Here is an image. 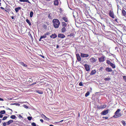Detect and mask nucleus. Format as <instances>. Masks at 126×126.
<instances>
[{
    "mask_svg": "<svg viewBox=\"0 0 126 126\" xmlns=\"http://www.w3.org/2000/svg\"><path fill=\"white\" fill-rule=\"evenodd\" d=\"M97 108L99 109H102L101 108V106H97Z\"/></svg>",
    "mask_w": 126,
    "mask_h": 126,
    "instance_id": "41",
    "label": "nucleus"
},
{
    "mask_svg": "<svg viewBox=\"0 0 126 126\" xmlns=\"http://www.w3.org/2000/svg\"><path fill=\"white\" fill-rule=\"evenodd\" d=\"M90 94V93L89 92H87L85 94V96L86 97H87Z\"/></svg>",
    "mask_w": 126,
    "mask_h": 126,
    "instance_id": "35",
    "label": "nucleus"
},
{
    "mask_svg": "<svg viewBox=\"0 0 126 126\" xmlns=\"http://www.w3.org/2000/svg\"><path fill=\"white\" fill-rule=\"evenodd\" d=\"M58 36L59 38H63L65 37V36L63 34L60 33L58 35Z\"/></svg>",
    "mask_w": 126,
    "mask_h": 126,
    "instance_id": "9",
    "label": "nucleus"
},
{
    "mask_svg": "<svg viewBox=\"0 0 126 126\" xmlns=\"http://www.w3.org/2000/svg\"><path fill=\"white\" fill-rule=\"evenodd\" d=\"M59 45H57V46H56V48H59Z\"/></svg>",
    "mask_w": 126,
    "mask_h": 126,
    "instance_id": "60",
    "label": "nucleus"
},
{
    "mask_svg": "<svg viewBox=\"0 0 126 126\" xmlns=\"http://www.w3.org/2000/svg\"><path fill=\"white\" fill-rule=\"evenodd\" d=\"M14 17H15V16H12L11 17V18H12V19H14Z\"/></svg>",
    "mask_w": 126,
    "mask_h": 126,
    "instance_id": "58",
    "label": "nucleus"
},
{
    "mask_svg": "<svg viewBox=\"0 0 126 126\" xmlns=\"http://www.w3.org/2000/svg\"><path fill=\"white\" fill-rule=\"evenodd\" d=\"M0 8L2 10H5V9L3 7H0Z\"/></svg>",
    "mask_w": 126,
    "mask_h": 126,
    "instance_id": "55",
    "label": "nucleus"
},
{
    "mask_svg": "<svg viewBox=\"0 0 126 126\" xmlns=\"http://www.w3.org/2000/svg\"><path fill=\"white\" fill-rule=\"evenodd\" d=\"M21 9V7H18L17 8H16L15 9V10L16 13H17Z\"/></svg>",
    "mask_w": 126,
    "mask_h": 126,
    "instance_id": "15",
    "label": "nucleus"
},
{
    "mask_svg": "<svg viewBox=\"0 0 126 126\" xmlns=\"http://www.w3.org/2000/svg\"><path fill=\"white\" fill-rule=\"evenodd\" d=\"M10 118L12 119H14L16 118V117L15 115H12Z\"/></svg>",
    "mask_w": 126,
    "mask_h": 126,
    "instance_id": "27",
    "label": "nucleus"
},
{
    "mask_svg": "<svg viewBox=\"0 0 126 126\" xmlns=\"http://www.w3.org/2000/svg\"><path fill=\"white\" fill-rule=\"evenodd\" d=\"M26 22L28 24L29 26L31 25L32 24L28 19H27L26 20Z\"/></svg>",
    "mask_w": 126,
    "mask_h": 126,
    "instance_id": "23",
    "label": "nucleus"
},
{
    "mask_svg": "<svg viewBox=\"0 0 126 126\" xmlns=\"http://www.w3.org/2000/svg\"><path fill=\"white\" fill-rule=\"evenodd\" d=\"M13 122V120H9L8 121L6 122L7 125H10V124L12 123Z\"/></svg>",
    "mask_w": 126,
    "mask_h": 126,
    "instance_id": "12",
    "label": "nucleus"
},
{
    "mask_svg": "<svg viewBox=\"0 0 126 126\" xmlns=\"http://www.w3.org/2000/svg\"><path fill=\"white\" fill-rule=\"evenodd\" d=\"M20 2H27L28 3H30L28 0H19Z\"/></svg>",
    "mask_w": 126,
    "mask_h": 126,
    "instance_id": "21",
    "label": "nucleus"
},
{
    "mask_svg": "<svg viewBox=\"0 0 126 126\" xmlns=\"http://www.w3.org/2000/svg\"><path fill=\"white\" fill-rule=\"evenodd\" d=\"M16 104V103H13V104H10V105H15Z\"/></svg>",
    "mask_w": 126,
    "mask_h": 126,
    "instance_id": "61",
    "label": "nucleus"
},
{
    "mask_svg": "<svg viewBox=\"0 0 126 126\" xmlns=\"http://www.w3.org/2000/svg\"><path fill=\"white\" fill-rule=\"evenodd\" d=\"M46 118V120L47 121H49V118L47 117H45V118Z\"/></svg>",
    "mask_w": 126,
    "mask_h": 126,
    "instance_id": "50",
    "label": "nucleus"
},
{
    "mask_svg": "<svg viewBox=\"0 0 126 126\" xmlns=\"http://www.w3.org/2000/svg\"><path fill=\"white\" fill-rule=\"evenodd\" d=\"M42 39V38H41V36H40V38L39 39V41H41V39Z\"/></svg>",
    "mask_w": 126,
    "mask_h": 126,
    "instance_id": "59",
    "label": "nucleus"
},
{
    "mask_svg": "<svg viewBox=\"0 0 126 126\" xmlns=\"http://www.w3.org/2000/svg\"><path fill=\"white\" fill-rule=\"evenodd\" d=\"M89 60L90 62L92 63H94L96 62V59H95L93 57L91 58Z\"/></svg>",
    "mask_w": 126,
    "mask_h": 126,
    "instance_id": "6",
    "label": "nucleus"
},
{
    "mask_svg": "<svg viewBox=\"0 0 126 126\" xmlns=\"http://www.w3.org/2000/svg\"><path fill=\"white\" fill-rule=\"evenodd\" d=\"M78 84V83H77V84H76V87L77 90H78V89H79Z\"/></svg>",
    "mask_w": 126,
    "mask_h": 126,
    "instance_id": "44",
    "label": "nucleus"
},
{
    "mask_svg": "<svg viewBox=\"0 0 126 126\" xmlns=\"http://www.w3.org/2000/svg\"><path fill=\"white\" fill-rule=\"evenodd\" d=\"M23 106H24V107L25 108H26V109H27L28 108V107L26 105H25Z\"/></svg>",
    "mask_w": 126,
    "mask_h": 126,
    "instance_id": "45",
    "label": "nucleus"
},
{
    "mask_svg": "<svg viewBox=\"0 0 126 126\" xmlns=\"http://www.w3.org/2000/svg\"><path fill=\"white\" fill-rule=\"evenodd\" d=\"M121 110L119 109H118L115 112V115L113 116V117L117 118L120 117L122 115L121 113H119Z\"/></svg>",
    "mask_w": 126,
    "mask_h": 126,
    "instance_id": "2",
    "label": "nucleus"
},
{
    "mask_svg": "<svg viewBox=\"0 0 126 126\" xmlns=\"http://www.w3.org/2000/svg\"><path fill=\"white\" fill-rule=\"evenodd\" d=\"M5 113V110H1L0 112V113L1 114H4Z\"/></svg>",
    "mask_w": 126,
    "mask_h": 126,
    "instance_id": "26",
    "label": "nucleus"
},
{
    "mask_svg": "<svg viewBox=\"0 0 126 126\" xmlns=\"http://www.w3.org/2000/svg\"><path fill=\"white\" fill-rule=\"evenodd\" d=\"M106 63L110 65L111 63V62L109 60H107L106 61Z\"/></svg>",
    "mask_w": 126,
    "mask_h": 126,
    "instance_id": "30",
    "label": "nucleus"
},
{
    "mask_svg": "<svg viewBox=\"0 0 126 126\" xmlns=\"http://www.w3.org/2000/svg\"><path fill=\"white\" fill-rule=\"evenodd\" d=\"M96 72V71L95 70H92L90 73V74L92 75H94L95 73Z\"/></svg>",
    "mask_w": 126,
    "mask_h": 126,
    "instance_id": "19",
    "label": "nucleus"
},
{
    "mask_svg": "<svg viewBox=\"0 0 126 126\" xmlns=\"http://www.w3.org/2000/svg\"><path fill=\"white\" fill-rule=\"evenodd\" d=\"M3 116V115L2 114H0V118H2Z\"/></svg>",
    "mask_w": 126,
    "mask_h": 126,
    "instance_id": "52",
    "label": "nucleus"
},
{
    "mask_svg": "<svg viewBox=\"0 0 126 126\" xmlns=\"http://www.w3.org/2000/svg\"><path fill=\"white\" fill-rule=\"evenodd\" d=\"M115 21L117 22V23H118V21L117 20V19L115 18Z\"/></svg>",
    "mask_w": 126,
    "mask_h": 126,
    "instance_id": "54",
    "label": "nucleus"
},
{
    "mask_svg": "<svg viewBox=\"0 0 126 126\" xmlns=\"http://www.w3.org/2000/svg\"><path fill=\"white\" fill-rule=\"evenodd\" d=\"M80 56L82 57H87L89 56L88 54L82 53H81Z\"/></svg>",
    "mask_w": 126,
    "mask_h": 126,
    "instance_id": "7",
    "label": "nucleus"
},
{
    "mask_svg": "<svg viewBox=\"0 0 126 126\" xmlns=\"http://www.w3.org/2000/svg\"><path fill=\"white\" fill-rule=\"evenodd\" d=\"M41 116L43 117V116L44 117H45H45H46V116L44 114H42L41 115Z\"/></svg>",
    "mask_w": 126,
    "mask_h": 126,
    "instance_id": "49",
    "label": "nucleus"
},
{
    "mask_svg": "<svg viewBox=\"0 0 126 126\" xmlns=\"http://www.w3.org/2000/svg\"><path fill=\"white\" fill-rule=\"evenodd\" d=\"M36 92L38 93V94H41L43 93V92L42 91L40 90H38L36 91Z\"/></svg>",
    "mask_w": 126,
    "mask_h": 126,
    "instance_id": "24",
    "label": "nucleus"
},
{
    "mask_svg": "<svg viewBox=\"0 0 126 126\" xmlns=\"http://www.w3.org/2000/svg\"><path fill=\"white\" fill-rule=\"evenodd\" d=\"M74 35V34L73 33H70V34H69L68 35V36H70L71 37L73 36Z\"/></svg>",
    "mask_w": 126,
    "mask_h": 126,
    "instance_id": "33",
    "label": "nucleus"
},
{
    "mask_svg": "<svg viewBox=\"0 0 126 126\" xmlns=\"http://www.w3.org/2000/svg\"><path fill=\"white\" fill-rule=\"evenodd\" d=\"M19 63L20 65L24 67H27L28 66V65H27L26 64H25L23 62H20Z\"/></svg>",
    "mask_w": 126,
    "mask_h": 126,
    "instance_id": "14",
    "label": "nucleus"
},
{
    "mask_svg": "<svg viewBox=\"0 0 126 126\" xmlns=\"http://www.w3.org/2000/svg\"><path fill=\"white\" fill-rule=\"evenodd\" d=\"M8 117H7V116H4L3 117L2 119V120H6Z\"/></svg>",
    "mask_w": 126,
    "mask_h": 126,
    "instance_id": "32",
    "label": "nucleus"
},
{
    "mask_svg": "<svg viewBox=\"0 0 126 126\" xmlns=\"http://www.w3.org/2000/svg\"><path fill=\"white\" fill-rule=\"evenodd\" d=\"M111 79V78H106L104 79V80L105 81H109Z\"/></svg>",
    "mask_w": 126,
    "mask_h": 126,
    "instance_id": "29",
    "label": "nucleus"
},
{
    "mask_svg": "<svg viewBox=\"0 0 126 126\" xmlns=\"http://www.w3.org/2000/svg\"><path fill=\"white\" fill-rule=\"evenodd\" d=\"M40 121L42 123H43L44 122L43 120L42 119H40Z\"/></svg>",
    "mask_w": 126,
    "mask_h": 126,
    "instance_id": "51",
    "label": "nucleus"
},
{
    "mask_svg": "<svg viewBox=\"0 0 126 126\" xmlns=\"http://www.w3.org/2000/svg\"><path fill=\"white\" fill-rule=\"evenodd\" d=\"M123 79L126 82V76H123Z\"/></svg>",
    "mask_w": 126,
    "mask_h": 126,
    "instance_id": "43",
    "label": "nucleus"
},
{
    "mask_svg": "<svg viewBox=\"0 0 126 126\" xmlns=\"http://www.w3.org/2000/svg\"><path fill=\"white\" fill-rule=\"evenodd\" d=\"M101 107L102 109H104L106 107V105H101Z\"/></svg>",
    "mask_w": 126,
    "mask_h": 126,
    "instance_id": "31",
    "label": "nucleus"
},
{
    "mask_svg": "<svg viewBox=\"0 0 126 126\" xmlns=\"http://www.w3.org/2000/svg\"><path fill=\"white\" fill-rule=\"evenodd\" d=\"M105 70L107 72H111L112 71V70L111 68L108 67L106 68Z\"/></svg>",
    "mask_w": 126,
    "mask_h": 126,
    "instance_id": "13",
    "label": "nucleus"
},
{
    "mask_svg": "<svg viewBox=\"0 0 126 126\" xmlns=\"http://www.w3.org/2000/svg\"><path fill=\"white\" fill-rule=\"evenodd\" d=\"M79 61L81 60V58L80 56H79Z\"/></svg>",
    "mask_w": 126,
    "mask_h": 126,
    "instance_id": "62",
    "label": "nucleus"
},
{
    "mask_svg": "<svg viewBox=\"0 0 126 126\" xmlns=\"http://www.w3.org/2000/svg\"><path fill=\"white\" fill-rule=\"evenodd\" d=\"M6 124V123L4 122L3 124V126H5L6 125H7Z\"/></svg>",
    "mask_w": 126,
    "mask_h": 126,
    "instance_id": "46",
    "label": "nucleus"
},
{
    "mask_svg": "<svg viewBox=\"0 0 126 126\" xmlns=\"http://www.w3.org/2000/svg\"><path fill=\"white\" fill-rule=\"evenodd\" d=\"M32 117L30 116H29L27 118V119L29 121L31 120L32 119Z\"/></svg>",
    "mask_w": 126,
    "mask_h": 126,
    "instance_id": "38",
    "label": "nucleus"
},
{
    "mask_svg": "<svg viewBox=\"0 0 126 126\" xmlns=\"http://www.w3.org/2000/svg\"><path fill=\"white\" fill-rule=\"evenodd\" d=\"M5 8V11L6 12H9V11L10 9L8 7H7V6H6Z\"/></svg>",
    "mask_w": 126,
    "mask_h": 126,
    "instance_id": "20",
    "label": "nucleus"
},
{
    "mask_svg": "<svg viewBox=\"0 0 126 126\" xmlns=\"http://www.w3.org/2000/svg\"><path fill=\"white\" fill-rule=\"evenodd\" d=\"M82 85V83L81 82H80V83H79V85L81 86Z\"/></svg>",
    "mask_w": 126,
    "mask_h": 126,
    "instance_id": "48",
    "label": "nucleus"
},
{
    "mask_svg": "<svg viewBox=\"0 0 126 126\" xmlns=\"http://www.w3.org/2000/svg\"><path fill=\"white\" fill-rule=\"evenodd\" d=\"M121 122L124 126H125L126 125V123L125 121H122Z\"/></svg>",
    "mask_w": 126,
    "mask_h": 126,
    "instance_id": "39",
    "label": "nucleus"
},
{
    "mask_svg": "<svg viewBox=\"0 0 126 126\" xmlns=\"http://www.w3.org/2000/svg\"><path fill=\"white\" fill-rule=\"evenodd\" d=\"M62 23L63 27H65L67 26V24L64 22H62Z\"/></svg>",
    "mask_w": 126,
    "mask_h": 126,
    "instance_id": "17",
    "label": "nucleus"
},
{
    "mask_svg": "<svg viewBox=\"0 0 126 126\" xmlns=\"http://www.w3.org/2000/svg\"><path fill=\"white\" fill-rule=\"evenodd\" d=\"M4 100L2 98H0V101H3Z\"/></svg>",
    "mask_w": 126,
    "mask_h": 126,
    "instance_id": "56",
    "label": "nucleus"
},
{
    "mask_svg": "<svg viewBox=\"0 0 126 126\" xmlns=\"http://www.w3.org/2000/svg\"><path fill=\"white\" fill-rule=\"evenodd\" d=\"M50 33L48 32H47L46 33L44 34L47 36V35H49L50 34Z\"/></svg>",
    "mask_w": 126,
    "mask_h": 126,
    "instance_id": "36",
    "label": "nucleus"
},
{
    "mask_svg": "<svg viewBox=\"0 0 126 126\" xmlns=\"http://www.w3.org/2000/svg\"><path fill=\"white\" fill-rule=\"evenodd\" d=\"M76 56L77 59L79 61V54H76Z\"/></svg>",
    "mask_w": 126,
    "mask_h": 126,
    "instance_id": "42",
    "label": "nucleus"
},
{
    "mask_svg": "<svg viewBox=\"0 0 126 126\" xmlns=\"http://www.w3.org/2000/svg\"><path fill=\"white\" fill-rule=\"evenodd\" d=\"M105 57L104 56H103L101 57L98 58L99 61L100 62H102L105 61Z\"/></svg>",
    "mask_w": 126,
    "mask_h": 126,
    "instance_id": "3",
    "label": "nucleus"
},
{
    "mask_svg": "<svg viewBox=\"0 0 126 126\" xmlns=\"http://www.w3.org/2000/svg\"><path fill=\"white\" fill-rule=\"evenodd\" d=\"M103 118H105L106 119H107L108 118V117H103Z\"/></svg>",
    "mask_w": 126,
    "mask_h": 126,
    "instance_id": "47",
    "label": "nucleus"
},
{
    "mask_svg": "<svg viewBox=\"0 0 126 126\" xmlns=\"http://www.w3.org/2000/svg\"><path fill=\"white\" fill-rule=\"evenodd\" d=\"M109 111V110H107L103 111L101 112V114L102 115H105L108 113Z\"/></svg>",
    "mask_w": 126,
    "mask_h": 126,
    "instance_id": "4",
    "label": "nucleus"
},
{
    "mask_svg": "<svg viewBox=\"0 0 126 126\" xmlns=\"http://www.w3.org/2000/svg\"><path fill=\"white\" fill-rule=\"evenodd\" d=\"M33 15V12L32 11L30 13V17H32Z\"/></svg>",
    "mask_w": 126,
    "mask_h": 126,
    "instance_id": "28",
    "label": "nucleus"
},
{
    "mask_svg": "<svg viewBox=\"0 0 126 126\" xmlns=\"http://www.w3.org/2000/svg\"><path fill=\"white\" fill-rule=\"evenodd\" d=\"M41 38H46L47 37V36H46L44 34V35L41 36Z\"/></svg>",
    "mask_w": 126,
    "mask_h": 126,
    "instance_id": "34",
    "label": "nucleus"
},
{
    "mask_svg": "<svg viewBox=\"0 0 126 126\" xmlns=\"http://www.w3.org/2000/svg\"><path fill=\"white\" fill-rule=\"evenodd\" d=\"M109 15L110 16L113 18H115L114 16L113 12L111 11H110L109 13Z\"/></svg>",
    "mask_w": 126,
    "mask_h": 126,
    "instance_id": "5",
    "label": "nucleus"
},
{
    "mask_svg": "<svg viewBox=\"0 0 126 126\" xmlns=\"http://www.w3.org/2000/svg\"><path fill=\"white\" fill-rule=\"evenodd\" d=\"M50 37L51 38L54 39L57 37V35L56 34L54 33V34H52L50 36Z\"/></svg>",
    "mask_w": 126,
    "mask_h": 126,
    "instance_id": "11",
    "label": "nucleus"
},
{
    "mask_svg": "<svg viewBox=\"0 0 126 126\" xmlns=\"http://www.w3.org/2000/svg\"><path fill=\"white\" fill-rule=\"evenodd\" d=\"M126 12L125 10H123L122 11V14L123 16H125L126 15Z\"/></svg>",
    "mask_w": 126,
    "mask_h": 126,
    "instance_id": "18",
    "label": "nucleus"
},
{
    "mask_svg": "<svg viewBox=\"0 0 126 126\" xmlns=\"http://www.w3.org/2000/svg\"><path fill=\"white\" fill-rule=\"evenodd\" d=\"M40 56L41 57H42L43 58H45V56H43L41 55H40Z\"/></svg>",
    "mask_w": 126,
    "mask_h": 126,
    "instance_id": "53",
    "label": "nucleus"
},
{
    "mask_svg": "<svg viewBox=\"0 0 126 126\" xmlns=\"http://www.w3.org/2000/svg\"><path fill=\"white\" fill-rule=\"evenodd\" d=\"M113 68H115V65L112 63H111L110 65Z\"/></svg>",
    "mask_w": 126,
    "mask_h": 126,
    "instance_id": "25",
    "label": "nucleus"
},
{
    "mask_svg": "<svg viewBox=\"0 0 126 126\" xmlns=\"http://www.w3.org/2000/svg\"><path fill=\"white\" fill-rule=\"evenodd\" d=\"M84 66L86 70L87 71H89L90 70V67L87 64H86Z\"/></svg>",
    "mask_w": 126,
    "mask_h": 126,
    "instance_id": "8",
    "label": "nucleus"
},
{
    "mask_svg": "<svg viewBox=\"0 0 126 126\" xmlns=\"http://www.w3.org/2000/svg\"><path fill=\"white\" fill-rule=\"evenodd\" d=\"M66 31V30L65 27H63L61 31L62 32H64Z\"/></svg>",
    "mask_w": 126,
    "mask_h": 126,
    "instance_id": "22",
    "label": "nucleus"
},
{
    "mask_svg": "<svg viewBox=\"0 0 126 126\" xmlns=\"http://www.w3.org/2000/svg\"><path fill=\"white\" fill-rule=\"evenodd\" d=\"M36 84V82H35V83H33L32 84L33 85H34V84Z\"/></svg>",
    "mask_w": 126,
    "mask_h": 126,
    "instance_id": "63",
    "label": "nucleus"
},
{
    "mask_svg": "<svg viewBox=\"0 0 126 126\" xmlns=\"http://www.w3.org/2000/svg\"><path fill=\"white\" fill-rule=\"evenodd\" d=\"M62 19L66 22L68 21V19L67 18L65 17H63L62 18Z\"/></svg>",
    "mask_w": 126,
    "mask_h": 126,
    "instance_id": "16",
    "label": "nucleus"
},
{
    "mask_svg": "<svg viewBox=\"0 0 126 126\" xmlns=\"http://www.w3.org/2000/svg\"><path fill=\"white\" fill-rule=\"evenodd\" d=\"M1 119H0V123H1Z\"/></svg>",
    "mask_w": 126,
    "mask_h": 126,
    "instance_id": "64",
    "label": "nucleus"
},
{
    "mask_svg": "<svg viewBox=\"0 0 126 126\" xmlns=\"http://www.w3.org/2000/svg\"><path fill=\"white\" fill-rule=\"evenodd\" d=\"M59 0H55L54 1V4L55 6H58L59 5Z\"/></svg>",
    "mask_w": 126,
    "mask_h": 126,
    "instance_id": "10",
    "label": "nucleus"
},
{
    "mask_svg": "<svg viewBox=\"0 0 126 126\" xmlns=\"http://www.w3.org/2000/svg\"><path fill=\"white\" fill-rule=\"evenodd\" d=\"M63 121V120H61V121H59V122H55L54 123L55 124H57L58 123H59L60 122H62Z\"/></svg>",
    "mask_w": 126,
    "mask_h": 126,
    "instance_id": "40",
    "label": "nucleus"
},
{
    "mask_svg": "<svg viewBox=\"0 0 126 126\" xmlns=\"http://www.w3.org/2000/svg\"><path fill=\"white\" fill-rule=\"evenodd\" d=\"M8 99L9 100H12V98H8Z\"/></svg>",
    "mask_w": 126,
    "mask_h": 126,
    "instance_id": "57",
    "label": "nucleus"
},
{
    "mask_svg": "<svg viewBox=\"0 0 126 126\" xmlns=\"http://www.w3.org/2000/svg\"><path fill=\"white\" fill-rule=\"evenodd\" d=\"M7 108H6V110H10L11 111V114H12V113L13 112V110L12 109H10L9 108H8V107H6Z\"/></svg>",
    "mask_w": 126,
    "mask_h": 126,
    "instance_id": "37",
    "label": "nucleus"
},
{
    "mask_svg": "<svg viewBox=\"0 0 126 126\" xmlns=\"http://www.w3.org/2000/svg\"><path fill=\"white\" fill-rule=\"evenodd\" d=\"M54 27L55 28H58L60 26V22L59 20L57 19H54L53 20Z\"/></svg>",
    "mask_w": 126,
    "mask_h": 126,
    "instance_id": "1",
    "label": "nucleus"
}]
</instances>
